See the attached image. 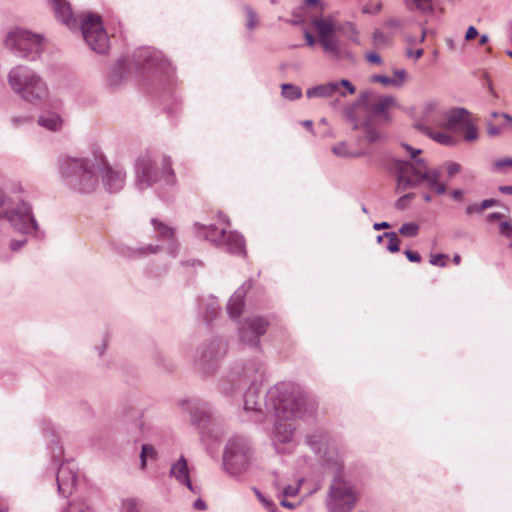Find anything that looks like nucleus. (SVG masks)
Listing matches in <instances>:
<instances>
[{"label": "nucleus", "mask_w": 512, "mask_h": 512, "mask_svg": "<svg viewBox=\"0 0 512 512\" xmlns=\"http://www.w3.org/2000/svg\"><path fill=\"white\" fill-rule=\"evenodd\" d=\"M265 410L275 417L274 443H289L295 431L290 421L305 414L306 398L298 385L277 383L266 393Z\"/></svg>", "instance_id": "obj_1"}, {"label": "nucleus", "mask_w": 512, "mask_h": 512, "mask_svg": "<svg viewBox=\"0 0 512 512\" xmlns=\"http://www.w3.org/2000/svg\"><path fill=\"white\" fill-rule=\"evenodd\" d=\"M403 147L410 153L413 162L405 160L395 161L397 176V191H405L424 185L427 189L442 195L447 191V185L440 181L441 172L438 168H429L422 158L416 159L422 150L415 149L408 144Z\"/></svg>", "instance_id": "obj_2"}, {"label": "nucleus", "mask_w": 512, "mask_h": 512, "mask_svg": "<svg viewBox=\"0 0 512 512\" xmlns=\"http://www.w3.org/2000/svg\"><path fill=\"white\" fill-rule=\"evenodd\" d=\"M103 163L104 154L99 150L85 157H66L59 161V173L68 188L89 194L98 187V170Z\"/></svg>", "instance_id": "obj_3"}, {"label": "nucleus", "mask_w": 512, "mask_h": 512, "mask_svg": "<svg viewBox=\"0 0 512 512\" xmlns=\"http://www.w3.org/2000/svg\"><path fill=\"white\" fill-rule=\"evenodd\" d=\"M57 20L70 29L77 27L79 21L67 0H48ZM82 36L89 48L97 54H106L110 48V39L103 27L99 15L89 13L80 21Z\"/></svg>", "instance_id": "obj_4"}, {"label": "nucleus", "mask_w": 512, "mask_h": 512, "mask_svg": "<svg viewBox=\"0 0 512 512\" xmlns=\"http://www.w3.org/2000/svg\"><path fill=\"white\" fill-rule=\"evenodd\" d=\"M24 193L25 190L20 184L13 186L12 196L0 191V217L7 219L18 232L38 236V223L32 205L26 200Z\"/></svg>", "instance_id": "obj_5"}, {"label": "nucleus", "mask_w": 512, "mask_h": 512, "mask_svg": "<svg viewBox=\"0 0 512 512\" xmlns=\"http://www.w3.org/2000/svg\"><path fill=\"white\" fill-rule=\"evenodd\" d=\"M157 183H175L170 157L162 156L156 159L148 153L140 156L135 164V185L139 190H144Z\"/></svg>", "instance_id": "obj_6"}, {"label": "nucleus", "mask_w": 512, "mask_h": 512, "mask_svg": "<svg viewBox=\"0 0 512 512\" xmlns=\"http://www.w3.org/2000/svg\"><path fill=\"white\" fill-rule=\"evenodd\" d=\"M8 82L17 95L31 104H42L49 97L47 83L27 66L18 65L11 69Z\"/></svg>", "instance_id": "obj_7"}, {"label": "nucleus", "mask_w": 512, "mask_h": 512, "mask_svg": "<svg viewBox=\"0 0 512 512\" xmlns=\"http://www.w3.org/2000/svg\"><path fill=\"white\" fill-rule=\"evenodd\" d=\"M132 64L138 80L143 82H161L172 73L171 65L163 54L150 47L137 49Z\"/></svg>", "instance_id": "obj_8"}, {"label": "nucleus", "mask_w": 512, "mask_h": 512, "mask_svg": "<svg viewBox=\"0 0 512 512\" xmlns=\"http://www.w3.org/2000/svg\"><path fill=\"white\" fill-rule=\"evenodd\" d=\"M254 449L250 440L244 436L229 438L223 452V467L232 476L245 474L253 461Z\"/></svg>", "instance_id": "obj_9"}, {"label": "nucleus", "mask_w": 512, "mask_h": 512, "mask_svg": "<svg viewBox=\"0 0 512 512\" xmlns=\"http://www.w3.org/2000/svg\"><path fill=\"white\" fill-rule=\"evenodd\" d=\"M364 102H360V96L356 101L346 105L343 109V115L353 130L362 131V136L357 139L359 144H377L383 140V133L372 115H362Z\"/></svg>", "instance_id": "obj_10"}, {"label": "nucleus", "mask_w": 512, "mask_h": 512, "mask_svg": "<svg viewBox=\"0 0 512 512\" xmlns=\"http://www.w3.org/2000/svg\"><path fill=\"white\" fill-rule=\"evenodd\" d=\"M5 45L15 56L34 61L43 50V38L41 35L17 28L9 32Z\"/></svg>", "instance_id": "obj_11"}, {"label": "nucleus", "mask_w": 512, "mask_h": 512, "mask_svg": "<svg viewBox=\"0 0 512 512\" xmlns=\"http://www.w3.org/2000/svg\"><path fill=\"white\" fill-rule=\"evenodd\" d=\"M469 112L465 108H452L450 110H438L435 101L427 102L422 109L423 120L434 124L446 131H460L468 120Z\"/></svg>", "instance_id": "obj_12"}, {"label": "nucleus", "mask_w": 512, "mask_h": 512, "mask_svg": "<svg viewBox=\"0 0 512 512\" xmlns=\"http://www.w3.org/2000/svg\"><path fill=\"white\" fill-rule=\"evenodd\" d=\"M357 500L353 486L343 478L335 477L331 482L325 504L328 512H351Z\"/></svg>", "instance_id": "obj_13"}, {"label": "nucleus", "mask_w": 512, "mask_h": 512, "mask_svg": "<svg viewBox=\"0 0 512 512\" xmlns=\"http://www.w3.org/2000/svg\"><path fill=\"white\" fill-rule=\"evenodd\" d=\"M261 368L262 365L260 362H253L243 368V379L251 382L250 387L244 395L243 409L245 412L253 413L255 420H260L261 416L266 412V400L264 402L262 401L259 387L256 385L258 376L261 377Z\"/></svg>", "instance_id": "obj_14"}, {"label": "nucleus", "mask_w": 512, "mask_h": 512, "mask_svg": "<svg viewBox=\"0 0 512 512\" xmlns=\"http://www.w3.org/2000/svg\"><path fill=\"white\" fill-rule=\"evenodd\" d=\"M312 26L317 32L319 43L326 55L335 60L348 55L340 45L339 39L335 37V32L340 29V26L336 27L331 19L323 17H315L312 20Z\"/></svg>", "instance_id": "obj_15"}, {"label": "nucleus", "mask_w": 512, "mask_h": 512, "mask_svg": "<svg viewBox=\"0 0 512 512\" xmlns=\"http://www.w3.org/2000/svg\"><path fill=\"white\" fill-rule=\"evenodd\" d=\"M226 352L227 344L222 339H212L201 347L195 364L203 374L209 375L217 369L219 361L225 356Z\"/></svg>", "instance_id": "obj_16"}, {"label": "nucleus", "mask_w": 512, "mask_h": 512, "mask_svg": "<svg viewBox=\"0 0 512 512\" xmlns=\"http://www.w3.org/2000/svg\"><path fill=\"white\" fill-rule=\"evenodd\" d=\"M268 327V320L262 316L247 317L238 327L239 340L246 346L259 348L260 337L266 333Z\"/></svg>", "instance_id": "obj_17"}, {"label": "nucleus", "mask_w": 512, "mask_h": 512, "mask_svg": "<svg viewBox=\"0 0 512 512\" xmlns=\"http://www.w3.org/2000/svg\"><path fill=\"white\" fill-rule=\"evenodd\" d=\"M360 102H364V110L370 115H378L385 120H389L388 110L396 104L393 96L378 95L371 89L360 92Z\"/></svg>", "instance_id": "obj_18"}, {"label": "nucleus", "mask_w": 512, "mask_h": 512, "mask_svg": "<svg viewBox=\"0 0 512 512\" xmlns=\"http://www.w3.org/2000/svg\"><path fill=\"white\" fill-rule=\"evenodd\" d=\"M355 92L356 87L349 80L341 79L340 81H331L311 87L307 89L306 96L308 98H326L339 93L340 96L346 97L355 94Z\"/></svg>", "instance_id": "obj_19"}, {"label": "nucleus", "mask_w": 512, "mask_h": 512, "mask_svg": "<svg viewBox=\"0 0 512 512\" xmlns=\"http://www.w3.org/2000/svg\"><path fill=\"white\" fill-rule=\"evenodd\" d=\"M58 493L67 498L75 490L77 482V467L73 461H65L61 464L57 476Z\"/></svg>", "instance_id": "obj_20"}, {"label": "nucleus", "mask_w": 512, "mask_h": 512, "mask_svg": "<svg viewBox=\"0 0 512 512\" xmlns=\"http://www.w3.org/2000/svg\"><path fill=\"white\" fill-rule=\"evenodd\" d=\"M98 172L101 173V179L104 189L109 193L119 192L125 185L126 173L122 168L111 166L104 157V163Z\"/></svg>", "instance_id": "obj_21"}, {"label": "nucleus", "mask_w": 512, "mask_h": 512, "mask_svg": "<svg viewBox=\"0 0 512 512\" xmlns=\"http://www.w3.org/2000/svg\"><path fill=\"white\" fill-rule=\"evenodd\" d=\"M188 409L192 423L201 431V433L209 432L208 427L212 423V414L207 403L201 400H193L188 402Z\"/></svg>", "instance_id": "obj_22"}, {"label": "nucleus", "mask_w": 512, "mask_h": 512, "mask_svg": "<svg viewBox=\"0 0 512 512\" xmlns=\"http://www.w3.org/2000/svg\"><path fill=\"white\" fill-rule=\"evenodd\" d=\"M151 224L156 234V239L165 243L168 253L175 257L179 251V243L175 236V229L156 218L151 219Z\"/></svg>", "instance_id": "obj_23"}, {"label": "nucleus", "mask_w": 512, "mask_h": 512, "mask_svg": "<svg viewBox=\"0 0 512 512\" xmlns=\"http://www.w3.org/2000/svg\"><path fill=\"white\" fill-rule=\"evenodd\" d=\"M169 476L174 478L179 484L186 486L191 492L196 493L190 479L188 462L183 455L171 464Z\"/></svg>", "instance_id": "obj_24"}, {"label": "nucleus", "mask_w": 512, "mask_h": 512, "mask_svg": "<svg viewBox=\"0 0 512 512\" xmlns=\"http://www.w3.org/2000/svg\"><path fill=\"white\" fill-rule=\"evenodd\" d=\"M487 133L490 137H496L501 132L512 126V116L508 113L491 112L485 121Z\"/></svg>", "instance_id": "obj_25"}, {"label": "nucleus", "mask_w": 512, "mask_h": 512, "mask_svg": "<svg viewBox=\"0 0 512 512\" xmlns=\"http://www.w3.org/2000/svg\"><path fill=\"white\" fill-rule=\"evenodd\" d=\"M198 229V235L205 240H208L216 245H222L226 239V230L225 228H218L216 226H204L195 224Z\"/></svg>", "instance_id": "obj_26"}, {"label": "nucleus", "mask_w": 512, "mask_h": 512, "mask_svg": "<svg viewBox=\"0 0 512 512\" xmlns=\"http://www.w3.org/2000/svg\"><path fill=\"white\" fill-rule=\"evenodd\" d=\"M415 127L440 144L454 146L457 143L456 137L450 134L449 131L436 132L422 123H417Z\"/></svg>", "instance_id": "obj_27"}, {"label": "nucleus", "mask_w": 512, "mask_h": 512, "mask_svg": "<svg viewBox=\"0 0 512 512\" xmlns=\"http://www.w3.org/2000/svg\"><path fill=\"white\" fill-rule=\"evenodd\" d=\"M245 294L246 290L241 287L229 299L227 304V311L231 319L238 318L242 313Z\"/></svg>", "instance_id": "obj_28"}, {"label": "nucleus", "mask_w": 512, "mask_h": 512, "mask_svg": "<svg viewBox=\"0 0 512 512\" xmlns=\"http://www.w3.org/2000/svg\"><path fill=\"white\" fill-rule=\"evenodd\" d=\"M226 250L231 254L245 255V243L241 235L237 233H226V239L222 244Z\"/></svg>", "instance_id": "obj_29"}, {"label": "nucleus", "mask_w": 512, "mask_h": 512, "mask_svg": "<svg viewBox=\"0 0 512 512\" xmlns=\"http://www.w3.org/2000/svg\"><path fill=\"white\" fill-rule=\"evenodd\" d=\"M129 66L130 63L126 59H120L117 62L107 79L110 87H118L123 82L126 78V71Z\"/></svg>", "instance_id": "obj_30"}, {"label": "nucleus", "mask_w": 512, "mask_h": 512, "mask_svg": "<svg viewBox=\"0 0 512 512\" xmlns=\"http://www.w3.org/2000/svg\"><path fill=\"white\" fill-rule=\"evenodd\" d=\"M38 124L50 131H59L62 128V118L54 112H48L40 115L38 118Z\"/></svg>", "instance_id": "obj_31"}, {"label": "nucleus", "mask_w": 512, "mask_h": 512, "mask_svg": "<svg viewBox=\"0 0 512 512\" xmlns=\"http://www.w3.org/2000/svg\"><path fill=\"white\" fill-rule=\"evenodd\" d=\"M306 442L313 451L320 453L327 444V435L322 430H318L313 434L307 435Z\"/></svg>", "instance_id": "obj_32"}, {"label": "nucleus", "mask_w": 512, "mask_h": 512, "mask_svg": "<svg viewBox=\"0 0 512 512\" xmlns=\"http://www.w3.org/2000/svg\"><path fill=\"white\" fill-rule=\"evenodd\" d=\"M332 152L341 158H357L362 157L366 155V151L364 150H358V151H351L347 147V143L342 141L337 144H335L332 147Z\"/></svg>", "instance_id": "obj_33"}, {"label": "nucleus", "mask_w": 512, "mask_h": 512, "mask_svg": "<svg viewBox=\"0 0 512 512\" xmlns=\"http://www.w3.org/2000/svg\"><path fill=\"white\" fill-rule=\"evenodd\" d=\"M158 453L156 449L149 444L142 445L141 454H140V466L141 469H144L147 464V460H156Z\"/></svg>", "instance_id": "obj_34"}, {"label": "nucleus", "mask_w": 512, "mask_h": 512, "mask_svg": "<svg viewBox=\"0 0 512 512\" xmlns=\"http://www.w3.org/2000/svg\"><path fill=\"white\" fill-rule=\"evenodd\" d=\"M243 9H244V13L246 16L245 27L249 31H253L258 26V23H259L258 15H257L256 11L251 6L246 5V6H244Z\"/></svg>", "instance_id": "obj_35"}, {"label": "nucleus", "mask_w": 512, "mask_h": 512, "mask_svg": "<svg viewBox=\"0 0 512 512\" xmlns=\"http://www.w3.org/2000/svg\"><path fill=\"white\" fill-rule=\"evenodd\" d=\"M282 96L288 100H296L302 96V90L300 87L293 84L285 83L282 84Z\"/></svg>", "instance_id": "obj_36"}, {"label": "nucleus", "mask_w": 512, "mask_h": 512, "mask_svg": "<svg viewBox=\"0 0 512 512\" xmlns=\"http://www.w3.org/2000/svg\"><path fill=\"white\" fill-rule=\"evenodd\" d=\"M461 130H463V138L467 142L476 141L479 137L477 127L474 124H472L469 120L465 122Z\"/></svg>", "instance_id": "obj_37"}, {"label": "nucleus", "mask_w": 512, "mask_h": 512, "mask_svg": "<svg viewBox=\"0 0 512 512\" xmlns=\"http://www.w3.org/2000/svg\"><path fill=\"white\" fill-rule=\"evenodd\" d=\"M48 438L49 448L51 449L52 453L51 458L53 461H58V459L62 455V447L59 446V439L53 432H50L48 434Z\"/></svg>", "instance_id": "obj_38"}, {"label": "nucleus", "mask_w": 512, "mask_h": 512, "mask_svg": "<svg viewBox=\"0 0 512 512\" xmlns=\"http://www.w3.org/2000/svg\"><path fill=\"white\" fill-rule=\"evenodd\" d=\"M218 312H219V305L215 299L211 298L206 305V310H205V314H204L205 321L206 322L212 321L218 315Z\"/></svg>", "instance_id": "obj_39"}, {"label": "nucleus", "mask_w": 512, "mask_h": 512, "mask_svg": "<svg viewBox=\"0 0 512 512\" xmlns=\"http://www.w3.org/2000/svg\"><path fill=\"white\" fill-rule=\"evenodd\" d=\"M384 236L389 239L386 246L387 250L391 253L399 251L400 239L395 232H384Z\"/></svg>", "instance_id": "obj_40"}, {"label": "nucleus", "mask_w": 512, "mask_h": 512, "mask_svg": "<svg viewBox=\"0 0 512 512\" xmlns=\"http://www.w3.org/2000/svg\"><path fill=\"white\" fill-rule=\"evenodd\" d=\"M418 232L419 226L415 223H404L399 229V233L404 237H415Z\"/></svg>", "instance_id": "obj_41"}, {"label": "nucleus", "mask_w": 512, "mask_h": 512, "mask_svg": "<svg viewBox=\"0 0 512 512\" xmlns=\"http://www.w3.org/2000/svg\"><path fill=\"white\" fill-rule=\"evenodd\" d=\"M159 250H160V246L159 245L149 244L147 246H144V247H141V248H138V249H133L132 250V255L133 256H145V255H148V254H155Z\"/></svg>", "instance_id": "obj_42"}, {"label": "nucleus", "mask_w": 512, "mask_h": 512, "mask_svg": "<svg viewBox=\"0 0 512 512\" xmlns=\"http://www.w3.org/2000/svg\"><path fill=\"white\" fill-rule=\"evenodd\" d=\"M373 44L377 48H384L387 45L388 39L380 29H375L372 35Z\"/></svg>", "instance_id": "obj_43"}, {"label": "nucleus", "mask_w": 512, "mask_h": 512, "mask_svg": "<svg viewBox=\"0 0 512 512\" xmlns=\"http://www.w3.org/2000/svg\"><path fill=\"white\" fill-rule=\"evenodd\" d=\"M414 193H407L401 196L395 203V207L399 210H404L409 206V203L414 199Z\"/></svg>", "instance_id": "obj_44"}, {"label": "nucleus", "mask_w": 512, "mask_h": 512, "mask_svg": "<svg viewBox=\"0 0 512 512\" xmlns=\"http://www.w3.org/2000/svg\"><path fill=\"white\" fill-rule=\"evenodd\" d=\"M339 30H343L344 34H346L350 39H352L354 42H358V31L354 24L347 22L342 28L340 27Z\"/></svg>", "instance_id": "obj_45"}, {"label": "nucleus", "mask_w": 512, "mask_h": 512, "mask_svg": "<svg viewBox=\"0 0 512 512\" xmlns=\"http://www.w3.org/2000/svg\"><path fill=\"white\" fill-rule=\"evenodd\" d=\"M371 82H378V83H381L385 86H394L395 87V84H397L394 79H392L391 77H388V76H385V75H378V74H375V75H372L371 78H370Z\"/></svg>", "instance_id": "obj_46"}, {"label": "nucleus", "mask_w": 512, "mask_h": 512, "mask_svg": "<svg viewBox=\"0 0 512 512\" xmlns=\"http://www.w3.org/2000/svg\"><path fill=\"white\" fill-rule=\"evenodd\" d=\"M123 512H140L138 502L135 499H127L122 503Z\"/></svg>", "instance_id": "obj_47"}, {"label": "nucleus", "mask_w": 512, "mask_h": 512, "mask_svg": "<svg viewBox=\"0 0 512 512\" xmlns=\"http://www.w3.org/2000/svg\"><path fill=\"white\" fill-rule=\"evenodd\" d=\"M300 483H297L295 486L292 485H284L280 490L283 496L285 497H294L299 492Z\"/></svg>", "instance_id": "obj_48"}, {"label": "nucleus", "mask_w": 512, "mask_h": 512, "mask_svg": "<svg viewBox=\"0 0 512 512\" xmlns=\"http://www.w3.org/2000/svg\"><path fill=\"white\" fill-rule=\"evenodd\" d=\"M417 9L422 12H431L432 11V2L433 0H412Z\"/></svg>", "instance_id": "obj_49"}, {"label": "nucleus", "mask_w": 512, "mask_h": 512, "mask_svg": "<svg viewBox=\"0 0 512 512\" xmlns=\"http://www.w3.org/2000/svg\"><path fill=\"white\" fill-rule=\"evenodd\" d=\"M394 75L395 77L393 79L397 83L395 84V87H402L406 80L407 72L404 69H396L394 71Z\"/></svg>", "instance_id": "obj_50"}, {"label": "nucleus", "mask_w": 512, "mask_h": 512, "mask_svg": "<svg viewBox=\"0 0 512 512\" xmlns=\"http://www.w3.org/2000/svg\"><path fill=\"white\" fill-rule=\"evenodd\" d=\"M446 258H447V255H445V254L432 255L430 258V264H432L434 266L445 267L446 266Z\"/></svg>", "instance_id": "obj_51"}, {"label": "nucleus", "mask_w": 512, "mask_h": 512, "mask_svg": "<svg viewBox=\"0 0 512 512\" xmlns=\"http://www.w3.org/2000/svg\"><path fill=\"white\" fill-rule=\"evenodd\" d=\"M65 512H89V507L84 503H70L68 510Z\"/></svg>", "instance_id": "obj_52"}, {"label": "nucleus", "mask_w": 512, "mask_h": 512, "mask_svg": "<svg viewBox=\"0 0 512 512\" xmlns=\"http://www.w3.org/2000/svg\"><path fill=\"white\" fill-rule=\"evenodd\" d=\"M33 120L32 116H15L12 118V123L14 126L18 127L23 124L31 123Z\"/></svg>", "instance_id": "obj_53"}, {"label": "nucleus", "mask_w": 512, "mask_h": 512, "mask_svg": "<svg viewBox=\"0 0 512 512\" xmlns=\"http://www.w3.org/2000/svg\"><path fill=\"white\" fill-rule=\"evenodd\" d=\"M446 168L449 177H452L461 171V165L456 162L448 163Z\"/></svg>", "instance_id": "obj_54"}, {"label": "nucleus", "mask_w": 512, "mask_h": 512, "mask_svg": "<svg viewBox=\"0 0 512 512\" xmlns=\"http://www.w3.org/2000/svg\"><path fill=\"white\" fill-rule=\"evenodd\" d=\"M365 58L371 64L381 65L383 63L382 58L374 52L367 53Z\"/></svg>", "instance_id": "obj_55"}, {"label": "nucleus", "mask_w": 512, "mask_h": 512, "mask_svg": "<svg viewBox=\"0 0 512 512\" xmlns=\"http://www.w3.org/2000/svg\"><path fill=\"white\" fill-rule=\"evenodd\" d=\"M500 233L506 237L512 236V225L508 221H504L500 224Z\"/></svg>", "instance_id": "obj_56"}, {"label": "nucleus", "mask_w": 512, "mask_h": 512, "mask_svg": "<svg viewBox=\"0 0 512 512\" xmlns=\"http://www.w3.org/2000/svg\"><path fill=\"white\" fill-rule=\"evenodd\" d=\"M272 476H273V480H272L273 486L275 487V489L277 491H280L282 489V487L284 486L282 478L280 477L279 473H277V472H273Z\"/></svg>", "instance_id": "obj_57"}, {"label": "nucleus", "mask_w": 512, "mask_h": 512, "mask_svg": "<svg viewBox=\"0 0 512 512\" xmlns=\"http://www.w3.org/2000/svg\"><path fill=\"white\" fill-rule=\"evenodd\" d=\"M404 253H405L407 259L411 262L419 263L421 261V256L416 251L406 250Z\"/></svg>", "instance_id": "obj_58"}, {"label": "nucleus", "mask_w": 512, "mask_h": 512, "mask_svg": "<svg viewBox=\"0 0 512 512\" xmlns=\"http://www.w3.org/2000/svg\"><path fill=\"white\" fill-rule=\"evenodd\" d=\"M27 242L26 238H22L20 240H12L10 242V249L12 251H18L20 248H22Z\"/></svg>", "instance_id": "obj_59"}, {"label": "nucleus", "mask_w": 512, "mask_h": 512, "mask_svg": "<svg viewBox=\"0 0 512 512\" xmlns=\"http://www.w3.org/2000/svg\"><path fill=\"white\" fill-rule=\"evenodd\" d=\"M384 25L387 27V28H391V29H395V28H398L402 25V21L400 19H397V18H389L385 21Z\"/></svg>", "instance_id": "obj_60"}, {"label": "nucleus", "mask_w": 512, "mask_h": 512, "mask_svg": "<svg viewBox=\"0 0 512 512\" xmlns=\"http://www.w3.org/2000/svg\"><path fill=\"white\" fill-rule=\"evenodd\" d=\"M483 212V209L480 208V204H477V203H474V204H471V205H468L466 207V214L467 215H471L473 213H478V214H481Z\"/></svg>", "instance_id": "obj_61"}, {"label": "nucleus", "mask_w": 512, "mask_h": 512, "mask_svg": "<svg viewBox=\"0 0 512 512\" xmlns=\"http://www.w3.org/2000/svg\"><path fill=\"white\" fill-rule=\"evenodd\" d=\"M423 53H424V50H423L422 48L417 49V50H415V51H414V50H412L411 48H408V49L406 50V55H407L408 57H414L416 60H417V59H419V58H421V57H422V55H423Z\"/></svg>", "instance_id": "obj_62"}, {"label": "nucleus", "mask_w": 512, "mask_h": 512, "mask_svg": "<svg viewBox=\"0 0 512 512\" xmlns=\"http://www.w3.org/2000/svg\"><path fill=\"white\" fill-rule=\"evenodd\" d=\"M382 10V3H377L374 6V10H371L368 6L363 7L362 12L365 14H377Z\"/></svg>", "instance_id": "obj_63"}, {"label": "nucleus", "mask_w": 512, "mask_h": 512, "mask_svg": "<svg viewBox=\"0 0 512 512\" xmlns=\"http://www.w3.org/2000/svg\"><path fill=\"white\" fill-rule=\"evenodd\" d=\"M477 35H478V31H477V29H476L474 26H470V27L467 29V32H466V35H465V39H466V40H472V39H474Z\"/></svg>", "instance_id": "obj_64"}]
</instances>
